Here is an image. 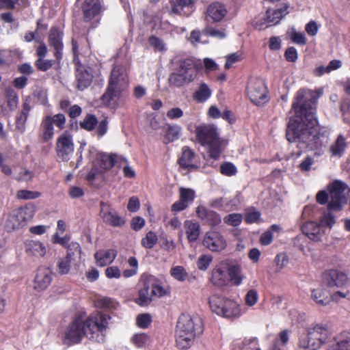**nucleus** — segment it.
<instances>
[{"label": "nucleus", "mask_w": 350, "mask_h": 350, "mask_svg": "<svg viewBox=\"0 0 350 350\" xmlns=\"http://www.w3.org/2000/svg\"><path fill=\"white\" fill-rule=\"evenodd\" d=\"M226 300H228L227 298L217 294L211 295L208 299V304L211 311L221 317Z\"/></svg>", "instance_id": "32"}, {"label": "nucleus", "mask_w": 350, "mask_h": 350, "mask_svg": "<svg viewBox=\"0 0 350 350\" xmlns=\"http://www.w3.org/2000/svg\"><path fill=\"white\" fill-rule=\"evenodd\" d=\"M242 350L261 349L259 347L258 339L254 337L245 338L244 340L242 342Z\"/></svg>", "instance_id": "55"}, {"label": "nucleus", "mask_w": 350, "mask_h": 350, "mask_svg": "<svg viewBox=\"0 0 350 350\" xmlns=\"http://www.w3.org/2000/svg\"><path fill=\"white\" fill-rule=\"evenodd\" d=\"M67 248L66 256L72 258L73 261H79L81 257V247L77 242H70L66 247Z\"/></svg>", "instance_id": "40"}, {"label": "nucleus", "mask_w": 350, "mask_h": 350, "mask_svg": "<svg viewBox=\"0 0 350 350\" xmlns=\"http://www.w3.org/2000/svg\"><path fill=\"white\" fill-rule=\"evenodd\" d=\"M127 83V76L124 68L116 65L111 71L109 85L123 91Z\"/></svg>", "instance_id": "13"}, {"label": "nucleus", "mask_w": 350, "mask_h": 350, "mask_svg": "<svg viewBox=\"0 0 350 350\" xmlns=\"http://www.w3.org/2000/svg\"><path fill=\"white\" fill-rule=\"evenodd\" d=\"M288 34L292 40L293 42L295 44L304 46L306 44V38L304 33L298 32L295 29V28L293 27L291 28L288 32Z\"/></svg>", "instance_id": "46"}, {"label": "nucleus", "mask_w": 350, "mask_h": 350, "mask_svg": "<svg viewBox=\"0 0 350 350\" xmlns=\"http://www.w3.org/2000/svg\"><path fill=\"white\" fill-rule=\"evenodd\" d=\"M260 217L259 211H256L254 208L249 209L245 216V221L247 223L252 224L257 221Z\"/></svg>", "instance_id": "63"}, {"label": "nucleus", "mask_w": 350, "mask_h": 350, "mask_svg": "<svg viewBox=\"0 0 350 350\" xmlns=\"http://www.w3.org/2000/svg\"><path fill=\"white\" fill-rule=\"evenodd\" d=\"M211 95V90L206 83H201L193 94V99L199 103L206 101Z\"/></svg>", "instance_id": "41"}, {"label": "nucleus", "mask_w": 350, "mask_h": 350, "mask_svg": "<svg viewBox=\"0 0 350 350\" xmlns=\"http://www.w3.org/2000/svg\"><path fill=\"white\" fill-rule=\"evenodd\" d=\"M21 215L22 219L25 224L31 220L36 211V207L33 204H28L24 206H21L16 208Z\"/></svg>", "instance_id": "39"}, {"label": "nucleus", "mask_w": 350, "mask_h": 350, "mask_svg": "<svg viewBox=\"0 0 350 350\" xmlns=\"http://www.w3.org/2000/svg\"><path fill=\"white\" fill-rule=\"evenodd\" d=\"M46 118H49L51 119V124H55L59 129H62L66 123V118L65 116L62 113H58L53 116H48Z\"/></svg>", "instance_id": "61"}, {"label": "nucleus", "mask_w": 350, "mask_h": 350, "mask_svg": "<svg viewBox=\"0 0 350 350\" xmlns=\"http://www.w3.org/2000/svg\"><path fill=\"white\" fill-rule=\"evenodd\" d=\"M203 245L213 252H221L227 246V241L219 232L212 230L206 233L204 237Z\"/></svg>", "instance_id": "10"}, {"label": "nucleus", "mask_w": 350, "mask_h": 350, "mask_svg": "<svg viewBox=\"0 0 350 350\" xmlns=\"http://www.w3.org/2000/svg\"><path fill=\"white\" fill-rule=\"evenodd\" d=\"M196 215L200 219L211 226H216L221 221V218L217 213L208 209L204 206L197 207Z\"/></svg>", "instance_id": "18"}, {"label": "nucleus", "mask_w": 350, "mask_h": 350, "mask_svg": "<svg viewBox=\"0 0 350 350\" xmlns=\"http://www.w3.org/2000/svg\"><path fill=\"white\" fill-rule=\"evenodd\" d=\"M116 256V252L114 250H100L94 254L96 264L100 267H104L111 263Z\"/></svg>", "instance_id": "25"}, {"label": "nucleus", "mask_w": 350, "mask_h": 350, "mask_svg": "<svg viewBox=\"0 0 350 350\" xmlns=\"http://www.w3.org/2000/svg\"><path fill=\"white\" fill-rule=\"evenodd\" d=\"M55 150L57 157L62 161H68L70 160L74 152V144L70 133H64L57 138Z\"/></svg>", "instance_id": "9"}, {"label": "nucleus", "mask_w": 350, "mask_h": 350, "mask_svg": "<svg viewBox=\"0 0 350 350\" xmlns=\"http://www.w3.org/2000/svg\"><path fill=\"white\" fill-rule=\"evenodd\" d=\"M178 163L181 167L189 172L197 170L200 167L196 153L187 146L183 148Z\"/></svg>", "instance_id": "12"}, {"label": "nucleus", "mask_w": 350, "mask_h": 350, "mask_svg": "<svg viewBox=\"0 0 350 350\" xmlns=\"http://www.w3.org/2000/svg\"><path fill=\"white\" fill-rule=\"evenodd\" d=\"M116 304L109 297H98L94 300L96 308L104 310L116 308Z\"/></svg>", "instance_id": "45"}, {"label": "nucleus", "mask_w": 350, "mask_h": 350, "mask_svg": "<svg viewBox=\"0 0 350 350\" xmlns=\"http://www.w3.org/2000/svg\"><path fill=\"white\" fill-rule=\"evenodd\" d=\"M63 32L56 27H53L49 35V43L55 50V56L57 59L62 57L64 44L62 42Z\"/></svg>", "instance_id": "14"}, {"label": "nucleus", "mask_w": 350, "mask_h": 350, "mask_svg": "<svg viewBox=\"0 0 350 350\" xmlns=\"http://www.w3.org/2000/svg\"><path fill=\"white\" fill-rule=\"evenodd\" d=\"M151 286L152 282L150 280V277H146L143 281V287L139 291V297L136 300V303L140 306H146L154 299L153 294L151 293Z\"/></svg>", "instance_id": "17"}, {"label": "nucleus", "mask_w": 350, "mask_h": 350, "mask_svg": "<svg viewBox=\"0 0 350 350\" xmlns=\"http://www.w3.org/2000/svg\"><path fill=\"white\" fill-rule=\"evenodd\" d=\"M237 167L230 162H226L221 165L220 172L225 176H232L236 174Z\"/></svg>", "instance_id": "57"}, {"label": "nucleus", "mask_w": 350, "mask_h": 350, "mask_svg": "<svg viewBox=\"0 0 350 350\" xmlns=\"http://www.w3.org/2000/svg\"><path fill=\"white\" fill-rule=\"evenodd\" d=\"M347 282V276L345 273L337 270L327 271L323 273V282L330 288L342 287Z\"/></svg>", "instance_id": "11"}, {"label": "nucleus", "mask_w": 350, "mask_h": 350, "mask_svg": "<svg viewBox=\"0 0 350 350\" xmlns=\"http://www.w3.org/2000/svg\"><path fill=\"white\" fill-rule=\"evenodd\" d=\"M242 215L239 213H232L226 215L224 218L226 224L236 227L238 226L242 221Z\"/></svg>", "instance_id": "56"}, {"label": "nucleus", "mask_w": 350, "mask_h": 350, "mask_svg": "<svg viewBox=\"0 0 350 350\" xmlns=\"http://www.w3.org/2000/svg\"><path fill=\"white\" fill-rule=\"evenodd\" d=\"M258 300V292L254 289L250 290L245 297V304L248 306H254L257 303Z\"/></svg>", "instance_id": "60"}, {"label": "nucleus", "mask_w": 350, "mask_h": 350, "mask_svg": "<svg viewBox=\"0 0 350 350\" xmlns=\"http://www.w3.org/2000/svg\"><path fill=\"white\" fill-rule=\"evenodd\" d=\"M221 317L227 319L237 318L241 314L239 305L232 299H228L224 306Z\"/></svg>", "instance_id": "30"}, {"label": "nucleus", "mask_w": 350, "mask_h": 350, "mask_svg": "<svg viewBox=\"0 0 350 350\" xmlns=\"http://www.w3.org/2000/svg\"><path fill=\"white\" fill-rule=\"evenodd\" d=\"M195 198V192L191 189H180V199L186 204L189 205L192 202Z\"/></svg>", "instance_id": "54"}, {"label": "nucleus", "mask_w": 350, "mask_h": 350, "mask_svg": "<svg viewBox=\"0 0 350 350\" xmlns=\"http://www.w3.org/2000/svg\"><path fill=\"white\" fill-rule=\"evenodd\" d=\"M26 251L35 256H44L46 254V249L42 243L30 241L27 243Z\"/></svg>", "instance_id": "36"}, {"label": "nucleus", "mask_w": 350, "mask_h": 350, "mask_svg": "<svg viewBox=\"0 0 350 350\" xmlns=\"http://www.w3.org/2000/svg\"><path fill=\"white\" fill-rule=\"evenodd\" d=\"M304 234L313 241H320L325 234L322 227L314 221L306 222L301 226Z\"/></svg>", "instance_id": "15"}, {"label": "nucleus", "mask_w": 350, "mask_h": 350, "mask_svg": "<svg viewBox=\"0 0 350 350\" xmlns=\"http://www.w3.org/2000/svg\"><path fill=\"white\" fill-rule=\"evenodd\" d=\"M120 160L121 162L128 163L127 160L122 157H119L115 154H102L100 155L98 163L99 165V172L102 173L105 170L111 169Z\"/></svg>", "instance_id": "23"}, {"label": "nucleus", "mask_w": 350, "mask_h": 350, "mask_svg": "<svg viewBox=\"0 0 350 350\" xmlns=\"http://www.w3.org/2000/svg\"><path fill=\"white\" fill-rule=\"evenodd\" d=\"M42 131V139L46 142L51 139L54 134V128L49 118H44L40 124Z\"/></svg>", "instance_id": "37"}, {"label": "nucleus", "mask_w": 350, "mask_h": 350, "mask_svg": "<svg viewBox=\"0 0 350 350\" xmlns=\"http://www.w3.org/2000/svg\"><path fill=\"white\" fill-rule=\"evenodd\" d=\"M111 317L101 312L91 314L86 318L77 317L65 329L62 342L67 346L79 344L83 338L103 342L105 331Z\"/></svg>", "instance_id": "2"}, {"label": "nucleus", "mask_w": 350, "mask_h": 350, "mask_svg": "<svg viewBox=\"0 0 350 350\" xmlns=\"http://www.w3.org/2000/svg\"><path fill=\"white\" fill-rule=\"evenodd\" d=\"M98 124V120L95 116L88 114L82 122L80 126L82 129L87 131H92L95 129L96 125Z\"/></svg>", "instance_id": "50"}, {"label": "nucleus", "mask_w": 350, "mask_h": 350, "mask_svg": "<svg viewBox=\"0 0 350 350\" xmlns=\"http://www.w3.org/2000/svg\"><path fill=\"white\" fill-rule=\"evenodd\" d=\"M77 86L79 90L87 88L92 82V75L83 67H79L76 72Z\"/></svg>", "instance_id": "28"}, {"label": "nucleus", "mask_w": 350, "mask_h": 350, "mask_svg": "<svg viewBox=\"0 0 350 350\" xmlns=\"http://www.w3.org/2000/svg\"><path fill=\"white\" fill-rule=\"evenodd\" d=\"M332 338V333L327 325L312 324L299 338L297 350H319Z\"/></svg>", "instance_id": "5"}, {"label": "nucleus", "mask_w": 350, "mask_h": 350, "mask_svg": "<svg viewBox=\"0 0 350 350\" xmlns=\"http://www.w3.org/2000/svg\"><path fill=\"white\" fill-rule=\"evenodd\" d=\"M5 98L7 100L8 107L11 111H14L18 106V97L12 88H7L5 89Z\"/></svg>", "instance_id": "43"}, {"label": "nucleus", "mask_w": 350, "mask_h": 350, "mask_svg": "<svg viewBox=\"0 0 350 350\" xmlns=\"http://www.w3.org/2000/svg\"><path fill=\"white\" fill-rule=\"evenodd\" d=\"M347 143L343 135H338L336 141L332 143L329 148V151L332 156L341 157L347 148Z\"/></svg>", "instance_id": "29"}, {"label": "nucleus", "mask_w": 350, "mask_h": 350, "mask_svg": "<svg viewBox=\"0 0 350 350\" xmlns=\"http://www.w3.org/2000/svg\"><path fill=\"white\" fill-rule=\"evenodd\" d=\"M200 66V63L192 58L180 59L178 71L172 72L169 76V83L176 87L189 84L197 77Z\"/></svg>", "instance_id": "6"}, {"label": "nucleus", "mask_w": 350, "mask_h": 350, "mask_svg": "<svg viewBox=\"0 0 350 350\" xmlns=\"http://www.w3.org/2000/svg\"><path fill=\"white\" fill-rule=\"evenodd\" d=\"M286 8L285 9H278L276 10L271 12L270 11L267 12V22L269 23H272L273 25L278 24L280 21L283 17L284 14H285V12Z\"/></svg>", "instance_id": "49"}, {"label": "nucleus", "mask_w": 350, "mask_h": 350, "mask_svg": "<svg viewBox=\"0 0 350 350\" xmlns=\"http://www.w3.org/2000/svg\"><path fill=\"white\" fill-rule=\"evenodd\" d=\"M195 135L197 142L207 148L208 155L215 160L218 159L226 143L219 137L217 128L214 124H201L196 126Z\"/></svg>", "instance_id": "4"}, {"label": "nucleus", "mask_w": 350, "mask_h": 350, "mask_svg": "<svg viewBox=\"0 0 350 350\" xmlns=\"http://www.w3.org/2000/svg\"><path fill=\"white\" fill-rule=\"evenodd\" d=\"M158 238L155 232L149 231L141 241L142 245L146 249H152L157 243Z\"/></svg>", "instance_id": "47"}, {"label": "nucleus", "mask_w": 350, "mask_h": 350, "mask_svg": "<svg viewBox=\"0 0 350 350\" xmlns=\"http://www.w3.org/2000/svg\"><path fill=\"white\" fill-rule=\"evenodd\" d=\"M213 260V256L210 254H202L197 260V267L201 271H206Z\"/></svg>", "instance_id": "53"}, {"label": "nucleus", "mask_w": 350, "mask_h": 350, "mask_svg": "<svg viewBox=\"0 0 350 350\" xmlns=\"http://www.w3.org/2000/svg\"><path fill=\"white\" fill-rule=\"evenodd\" d=\"M170 275L176 280L184 282L188 278V273L183 266H175L170 269Z\"/></svg>", "instance_id": "48"}, {"label": "nucleus", "mask_w": 350, "mask_h": 350, "mask_svg": "<svg viewBox=\"0 0 350 350\" xmlns=\"http://www.w3.org/2000/svg\"><path fill=\"white\" fill-rule=\"evenodd\" d=\"M122 92V90L108 85L105 93L101 97L103 104L108 107L115 108Z\"/></svg>", "instance_id": "22"}, {"label": "nucleus", "mask_w": 350, "mask_h": 350, "mask_svg": "<svg viewBox=\"0 0 350 350\" xmlns=\"http://www.w3.org/2000/svg\"><path fill=\"white\" fill-rule=\"evenodd\" d=\"M228 275L230 281L234 286L240 285L245 276L242 273L241 267L237 264H230L228 262Z\"/></svg>", "instance_id": "31"}, {"label": "nucleus", "mask_w": 350, "mask_h": 350, "mask_svg": "<svg viewBox=\"0 0 350 350\" xmlns=\"http://www.w3.org/2000/svg\"><path fill=\"white\" fill-rule=\"evenodd\" d=\"M275 262L279 270L283 269L288 262V257L286 253H280L275 258Z\"/></svg>", "instance_id": "64"}, {"label": "nucleus", "mask_w": 350, "mask_h": 350, "mask_svg": "<svg viewBox=\"0 0 350 350\" xmlns=\"http://www.w3.org/2000/svg\"><path fill=\"white\" fill-rule=\"evenodd\" d=\"M311 297L317 304L321 306H327L331 301L329 293L322 286L313 289Z\"/></svg>", "instance_id": "34"}, {"label": "nucleus", "mask_w": 350, "mask_h": 350, "mask_svg": "<svg viewBox=\"0 0 350 350\" xmlns=\"http://www.w3.org/2000/svg\"><path fill=\"white\" fill-rule=\"evenodd\" d=\"M320 95L310 90L301 89L292 107L295 116L290 120L286 130L289 142H297L299 149L313 150L317 155L323 152V147L329 135L325 128L319 129L316 118V102Z\"/></svg>", "instance_id": "1"}, {"label": "nucleus", "mask_w": 350, "mask_h": 350, "mask_svg": "<svg viewBox=\"0 0 350 350\" xmlns=\"http://www.w3.org/2000/svg\"><path fill=\"white\" fill-rule=\"evenodd\" d=\"M206 14L213 21L219 22L226 15L227 10L224 4L216 2L208 7Z\"/></svg>", "instance_id": "24"}, {"label": "nucleus", "mask_w": 350, "mask_h": 350, "mask_svg": "<svg viewBox=\"0 0 350 350\" xmlns=\"http://www.w3.org/2000/svg\"><path fill=\"white\" fill-rule=\"evenodd\" d=\"M184 226L189 241H196L200 234V224L193 220H187L184 223Z\"/></svg>", "instance_id": "33"}, {"label": "nucleus", "mask_w": 350, "mask_h": 350, "mask_svg": "<svg viewBox=\"0 0 350 350\" xmlns=\"http://www.w3.org/2000/svg\"><path fill=\"white\" fill-rule=\"evenodd\" d=\"M327 350H350V333L344 332L334 338Z\"/></svg>", "instance_id": "26"}, {"label": "nucleus", "mask_w": 350, "mask_h": 350, "mask_svg": "<svg viewBox=\"0 0 350 350\" xmlns=\"http://www.w3.org/2000/svg\"><path fill=\"white\" fill-rule=\"evenodd\" d=\"M228 262H221L212 271L211 281L218 286L226 285L228 281Z\"/></svg>", "instance_id": "19"}, {"label": "nucleus", "mask_w": 350, "mask_h": 350, "mask_svg": "<svg viewBox=\"0 0 350 350\" xmlns=\"http://www.w3.org/2000/svg\"><path fill=\"white\" fill-rule=\"evenodd\" d=\"M52 273L46 267H40L38 269L34 279V288L38 291L45 290L51 284Z\"/></svg>", "instance_id": "16"}, {"label": "nucleus", "mask_w": 350, "mask_h": 350, "mask_svg": "<svg viewBox=\"0 0 350 350\" xmlns=\"http://www.w3.org/2000/svg\"><path fill=\"white\" fill-rule=\"evenodd\" d=\"M33 172L25 168H21L20 172L14 176L15 179L20 181H29L33 177Z\"/></svg>", "instance_id": "62"}, {"label": "nucleus", "mask_w": 350, "mask_h": 350, "mask_svg": "<svg viewBox=\"0 0 350 350\" xmlns=\"http://www.w3.org/2000/svg\"><path fill=\"white\" fill-rule=\"evenodd\" d=\"M165 138L167 140V143L178 139L181 134L182 129L178 125H171L167 124L164 128Z\"/></svg>", "instance_id": "38"}, {"label": "nucleus", "mask_w": 350, "mask_h": 350, "mask_svg": "<svg viewBox=\"0 0 350 350\" xmlns=\"http://www.w3.org/2000/svg\"><path fill=\"white\" fill-rule=\"evenodd\" d=\"M41 196L39 191H29L26 189H21L17 191L16 198L19 200H34L38 198Z\"/></svg>", "instance_id": "51"}, {"label": "nucleus", "mask_w": 350, "mask_h": 350, "mask_svg": "<svg viewBox=\"0 0 350 350\" xmlns=\"http://www.w3.org/2000/svg\"><path fill=\"white\" fill-rule=\"evenodd\" d=\"M150 280L152 282V294H153L154 299L160 298L170 293L168 289L163 288L156 280L154 276L150 275Z\"/></svg>", "instance_id": "42"}, {"label": "nucleus", "mask_w": 350, "mask_h": 350, "mask_svg": "<svg viewBox=\"0 0 350 350\" xmlns=\"http://www.w3.org/2000/svg\"><path fill=\"white\" fill-rule=\"evenodd\" d=\"M26 226L18 210H12L8 215L5 222V228L8 232H12L18 230Z\"/></svg>", "instance_id": "21"}, {"label": "nucleus", "mask_w": 350, "mask_h": 350, "mask_svg": "<svg viewBox=\"0 0 350 350\" xmlns=\"http://www.w3.org/2000/svg\"><path fill=\"white\" fill-rule=\"evenodd\" d=\"M203 329V323L199 317L182 314L178 318L176 328V343L178 348H190L196 337L200 335Z\"/></svg>", "instance_id": "3"}, {"label": "nucleus", "mask_w": 350, "mask_h": 350, "mask_svg": "<svg viewBox=\"0 0 350 350\" xmlns=\"http://www.w3.org/2000/svg\"><path fill=\"white\" fill-rule=\"evenodd\" d=\"M102 6L100 0H85L82 10L84 18L90 21L101 12Z\"/></svg>", "instance_id": "20"}, {"label": "nucleus", "mask_w": 350, "mask_h": 350, "mask_svg": "<svg viewBox=\"0 0 350 350\" xmlns=\"http://www.w3.org/2000/svg\"><path fill=\"white\" fill-rule=\"evenodd\" d=\"M73 261L72 258H68L66 256L65 258H60L57 263L58 272L60 274H67L70 269V263Z\"/></svg>", "instance_id": "52"}, {"label": "nucleus", "mask_w": 350, "mask_h": 350, "mask_svg": "<svg viewBox=\"0 0 350 350\" xmlns=\"http://www.w3.org/2000/svg\"><path fill=\"white\" fill-rule=\"evenodd\" d=\"M54 62L51 59H44V58H38L35 62L37 68L41 71H47L53 65Z\"/></svg>", "instance_id": "59"}, {"label": "nucleus", "mask_w": 350, "mask_h": 350, "mask_svg": "<svg viewBox=\"0 0 350 350\" xmlns=\"http://www.w3.org/2000/svg\"><path fill=\"white\" fill-rule=\"evenodd\" d=\"M330 200L328 209L333 211H340L347 202V194L350 192L348 185L343 181L336 180L327 185Z\"/></svg>", "instance_id": "7"}, {"label": "nucleus", "mask_w": 350, "mask_h": 350, "mask_svg": "<svg viewBox=\"0 0 350 350\" xmlns=\"http://www.w3.org/2000/svg\"><path fill=\"white\" fill-rule=\"evenodd\" d=\"M204 32L206 35L214 37L218 39H224L226 38V34L223 29H215L211 27H206Z\"/></svg>", "instance_id": "58"}, {"label": "nucleus", "mask_w": 350, "mask_h": 350, "mask_svg": "<svg viewBox=\"0 0 350 350\" xmlns=\"http://www.w3.org/2000/svg\"><path fill=\"white\" fill-rule=\"evenodd\" d=\"M247 95L256 105L264 104L267 101V90L263 80L252 78L247 85Z\"/></svg>", "instance_id": "8"}, {"label": "nucleus", "mask_w": 350, "mask_h": 350, "mask_svg": "<svg viewBox=\"0 0 350 350\" xmlns=\"http://www.w3.org/2000/svg\"><path fill=\"white\" fill-rule=\"evenodd\" d=\"M131 340L136 347L144 348L149 344L150 337L144 333L135 334L132 336Z\"/></svg>", "instance_id": "44"}, {"label": "nucleus", "mask_w": 350, "mask_h": 350, "mask_svg": "<svg viewBox=\"0 0 350 350\" xmlns=\"http://www.w3.org/2000/svg\"><path fill=\"white\" fill-rule=\"evenodd\" d=\"M172 12L178 14H186L185 8L189 9L193 5V0H170Z\"/></svg>", "instance_id": "35"}, {"label": "nucleus", "mask_w": 350, "mask_h": 350, "mask_svg": "<svg viewBox=\"0 0 350 350\" xmlns=\"http://www.w3.org/2000/svg\"><path fill=\"white\" fill-rule=\"evenodd\" d=\"M100 215L104 222L113 227H120L125 223L124 219L115 211L109 210L105 211L103 208L100 211Z\"/></svg>", "instance_id": "27"}]
</instances>
